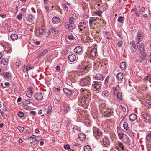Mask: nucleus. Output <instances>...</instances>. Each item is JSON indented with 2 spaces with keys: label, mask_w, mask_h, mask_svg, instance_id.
<instances>
[{
  "label": "nucleus",
  "mask_w": 151,
  "mask_h": 151,
  "mask_svg": "<svg viewBox=\"0 0 151 151\" xmlns=\"http://www.w3.org/2000/svg\"><path fill=\"white\" fill-rule=\"evenodd\" d=\"M82 91L83 92L86 94L82 97L81 100V103L82 105L85 104H88L90 101L91 100V95L89 93H86L87 92L86 90H82Z\"/></svg>",
  "instance_id": "obj_1"
},
{
  "label": "nucleus",
  "mask_w": 151,
  "mask_h": 151,
  "mask_svg": "<svg viewBox=\"0 0 151 151\" xmlns=\"http://www.w3.org/2000/svg\"><path fill=\"white\" fill-rule=\"evenodd\" d=\"M90 84V81L89 78H82L80 81V84L82 86H88Z\"/></svg>",
  "instance_id": "obj_2"
},
{
  "label": "nucleus",
  "mask_w": 151,
  "mask_h": 151,
  "mask_svg": "<svg viewBox=\"0 0 151 151\" xmlns=\"http://www.w3.org/2000/svg\"><path fill=\"white\" fill-rule=\"evenodd\" d=\"M114 110L113 109H109L106 111H104V116L105 117H110L113 115Z\"/></svg>",
  "instance_id": "obj_3"
},
{
  "label": "nucleus",
  "mask_w": 151,
  "mask_h": 151,
  "mask_svg": "<svg viewBox=\"0 0 151 151\" xmlns=\"http://www.w3.org/2000/svg\"><path fill=\"white\" fill-rule=\"evenodd\" d=\"M102 85L98 82L94 81L93 83L92 87L94 89L99 90L101 89Z\"/></svg>",
  "instance_id": "obj_4"
},
{
  "label": "nucleus",
  "mask_w": 151,
  "mask_h": 151,
  "mask_svg": "<svg viewBox=\"0 0 151 151\" xmlns=\"http://www.w3.org/2000/svg\"><path fill=\"white\" fill-rule=\"evenodd\" d=\"M93 134L95 137H100L103 135L102 132L99 129L96 128L93 130Z\"/></svg>",
  "instance_id": "obj_5"
},
{
  "label": "nucleus",
  "mask_w": 151,
  "mask_h": 151,
  "mask_svg": "<svg viewBox=\"0 0 151 151\" xmlns=\"http://www.w3.org/2000/svg\"><path fill=\"white\" fill-rule=\"evenodd\" d=\"M141 118H143V120L145 122H150L151 120V118L150 115L147 114H145L141 115Z\"/></svg>",
  "instance_id": "obj_6"
},
{
  "label": "nucleus",
  "mask_w": 151,
  "mask_h": 151,
  "mask_svg": "<svg viewBox=\"0 0 151 151\" xmlns=\"http://www.w3.org/2000/svg\"><path fill=\"white\" fill-rule=\"evenodd\" d=\"M137 48L138 47H139L138 50L139 52L142 55H143L145 53V50L144 49V46L143 43H141L139 45H138V44H137Z\"/></svg>",
  "instance_id": "obj_7"
},
{
  "label": "nucleus",
  "mask_w": 151,
  "mask_h": 151,
  "mask_svg": "<svg viewBox=\"0 0 151 151\" xmlns=\"http://www.w3.org/2000/svg\"><path fill=\"white\" fill-rule=\"evenodd\" d=\"M103 143L105 147H109L110 145L109 140L107 137L105 136L104 137L103 139Z\"/></svg>",
  "instance_id": "obj_8"
},
{
  "label": "nucleus",
  "mask_w": 151,
  "mask_h": 151,
  "mask_svg": "<svg viewBox=\"0 0 151 151\" xmlns=\"http://www.w3.org/2000/svg\"><path fill=\"white\" fill-rule=\"evenodd\" d=\"M63 91L64 93L69 96H71L73 95V91L72 90L66 88H64L63 89Z\"/></svg>",
  "instance_id": "obj_9"
},
{
  "label": "nucleus",
  "mask_w": 151,
  "mask_h": 151,
  "mask_svg": "<svg viewBox=\"0 0 151 151\" xmlns=\"http://www.w3.org/2000/svg\"><path fill=\"white\" fill-rule=\"evenodd\" d=\"M44 32V29L42 28H39L36 30V35L39 37H42Z\"/></svg>",
  "instance_id": "obj_10"
},
{
  "label": "nucleus",
  "mask_w": 151,
  "mask_h": 151,
  "mask_svg": "<svg viewBox=\"0 0 151 151\" xmlns=\"http://www.w3.org/2000/svg\"><path fill=\"white\" fill-rule=\"evenodd\" d=\"M34 97L36 100L39 101L42 100L43 96L41 93H38L35 95Z\"/></svg>",
  "instance_id": "obj_11"
},
{
  "label": "nucleus",
  "mask_w": 151,
  "mask_h": 151,
  "mask_svg": "<svg viewBox=\"0 0 151 151\" xmlns=\"http://www.w3.org/2000/svg\"><path fill=\"white\" fill-rule=\"evenodd\" d=\"M86 24L84 22H82L79 23L78 27L80 29V31H82L83 29H84L86 27Z\"/></svg>",
  "instance_id": "obj_12"
},
{
  "label": "nucleus",
  "mask_w": 151,
  "mask_h": 151,
  "mask_svg": "<svg viewBox=\"0 0 151 151\" xmlns=\"http://www.w3.org/2000/svg\"><path fill=\"white\" fill-rule=\"evenodd\" d=\"M102 95L104 98H108L110 96V92L107 90H104L102 92Z\"/></svg>",
  "instance_id": "obj_13"
},
{
  "label": "nucleus",
  "mask_w": 151,
  "mask_h": 151,
  "mask_svg": "<svg viewBox=\"0 0 151 151\" xmlns=\"http://www.w3.org/2000/svg\"><path fill=\"white\" fill-rule=\"evenodd\" d=\"M137 115L134 113L131 114L129 116V119L131 122L134 121L137 119Z\"/></svg>",
  "instance_id": "obj_14"
},
{
  "label": "nucleus",
  "mask_w": 151,
  "mask_h": 151,
  "mask_svg": "<svg viewBox=\"0 0 151 151\" xmlns=\"http://www.w3.org/2000/svg\"><path fill=\"white\" fill-rule=\"evenodd\" d=\"M116 78L117 80L119 81V82L121 83V81H122V80H123V73L121 72L119 73L117 75Z\"/></svg>",
  "instance_id": "obj_15"
},
{
  "label": "nucleus",
  "mask_w": 151,
  "mask_h": 151,
  "mask_svg": "<svg viewBox=\"0 0 151 151\" xmlns=\"http://www.w3.org/2000/svg\"><path fill=\"white\" fill-rule=\"evenodd\" d=\"M123 126L124 129L127 132H129L130 133L133 134L131 131H130L129 128L128 127V124L127 122H125L124 123Z\"/></svg>",
  "instance_id": "obj_16"
},
{
  "label": "nucleus",
  "mask_w": 151,
  "mask_h": 151,
  "mask_svg": "<svg viewBox=\"0 0 151 151\" xmlns=\"http://www.w3.org/2000/svg\"><path fill=\"white\" fill-rule=\"evenodd\" d=\"M78 137L81 141H83L85 139L86 136L83 133H81L78 134Z\"/></svg>",
  "instance_id": "obj_17"
},
{
  "label": "nucleus",
  "mask_w": 151,
  "mask_h": 151,
  "mask_svg": "<svg viewBox=\"0 0 151 151\" xmlns=\"http://www.w3.org/2000/svg\"><path fill=\"white\" fill-rule=\"evenodd\" d=\"M68 59L70 62H73L76 59V56L74 55H70L68 57Z\"/></svg>",
  "instance_id": "obj_18"
},
{
  "label": "nucleus",
  "mask_w": 151,
  "mask_h": 151,
  "mask_svg": "<svg viewBox=\"0 0 151 151\" xmlns=\"http://www.w3.org/2000/svg\"><path fill=\"white\" fill-rule=\"evenodd\" d=\"M35 19V17L32 14L29 15L26 17L27 20L29 22H32Z\"/></svg>",
  "instance_id": "obj_19"
},
{
  "label": "nucleus",
  "mask_w": 151,
  "mask_h": 151,
  "mask_svg": "<svg viewBox=\"0 0 151 151\" xmlns=\"http://www.w3.org/2000/svg\"><path fill=\"white\" fill-rule=\"evenodd\" d=\"M52 21L54 24H58L60 21V19L58 17H55L52 18Z\"/></svg>",
  "instance_id": "obj_20"
},
{
  "label": "nucleus",
  "mask_w": 151,
  "mask_h": 151,
  "mask_svg": "<svg viewBox=\"0 0 151 151\" xmlns=\"http://www.w3.org/2000/svg\"><path fill=\"white\" fill-rule=\"evenodd\" d=\"M91 55L92 57L95 56L97 54V50L95 48L92 49L90 52Z\"/></svg>",
  "instance_id": "obj_21"
},
{
  "label": "nucleus",
  "mask_w": 151,
  "mask_h": 151,
  "mask_svg": "<svg viewBox=\"0 0 151 151\" xmlns=\"http://www.w3.org/2000/svg\"><path fill=\"white\" fill-rule=\"evenodd\" d=\"M96 79L99 80H103L104 77L100 73H97L95 77Z\"/></svg>",
  "instance_id": "obj_22"
},
{
  "label": "nucleus",
  "mask_w": 151,
  "mask_h": 151,
  "mask_svg": "<svg viewBox=\"0 0 151 151\" xmlns=\"http://www.w3.org/2000/svg\"><path fill=\"white\" fill-rule=\"evenodd\" d=\"M82 50V47L80 46H78L77 47L74 49V51L76 53L79 54L81 52Z\"/></svg>",
  "instance_id": "obj_23"
},
{
  "label": "nucleus",
  "mask_w": 151,
  "mask_h": 151,
  "mask_svg": "<svg viewBox=\"0 0 151 151\" xmlns=\"http://www.w3.org/2000/svg\"><path fill=\"white\" fill-rule=\"evenodd\" d=\"M120 67L122 70H125L127 68L126 63L125 62H122L121 63Z\"/></svg>",
  "instance_id": "obj_24"
},
{
  "label": "nucleus",
  "mask_w": 151,
  "mask_h": 151,
  "mask_svg": "<svg viewBox=\"0 0 151 151\" xmlns=\"http://www.w3.org/2000/svg\"><path fill=\"white\" fill-rule=\"evenodd\" d=\"M9 60L6 58H3L1 60V63L4 65H6L8 64Z\"/></svg>",
  "instance_id": "obj_25"
},
{
  "label": "nucleus",
  "mask_w": 151,
  "mask_h": 151,
  "mask_svg": "<svg viewBox=\"0 0 151 151\" xmlns=\"http://www.w3.org/2000/svg\"><path fill=\"white\" fill-rule=\"evenodd\" d=\"M3 76L5 78L8 79H10L11 77V74L9 72L4 73Z\"/></svg>",
  "instance_id": "obj_26"
},
{
  "label": "nucleus",
  "mask_w": 151,
  "mask_h": 151,
  "mask_svg": "<svg viewBox=\"0 0 151 151\" xmlns=\"http://www.w3.org/2000/svg\"><path fill=\"white\" fill-rule=\"evenodd\" d=\"M33 67H31L29 66H25L24 67V69H23V72H24L26 73H28V71L31 69H32L34 68Z\"/></svg>",
  "instance_id": "obj_27"
},
{
  "label": "nucleus",
  "mask_w": 151,
  "mask_h": 151,
  "mask_svg": "<svg viewBox=\"0 0 151 151\" xmlns=\"http://www.w3.org/2000/svg\"><path fill=\"white\" fill-rule=\"evenodd\" d=\"M73 24H71L70 23H68L67 24H66L65 27L66 28H68L69 29H75L76 27H73Z\"/></svg>",
  "instance_id": "obj_28"
},
{
  "label": "nucleus",
  "mask_w": 151,
  "mask_h": 151,
  "mask_svg": "<svg viewBox=\"0 0 151 151\" xmlns=\"http://www.w3.org/2000/svg\"><path fill=\"white\" fill-rule=\"evenodd\" d=\"M97 19V18L96 17H91L89 18V23L90 26L91 27L92 26V22L94 21H96Z\"/></svg>",
  "instance_id": "obj_29"
},
{
  "label": "nucleus",
  "mask_w": 151,
  "mask_h": 151,
  "mask_svg": "<svg viewBox=\"0 0 151 151\" xmlns=\"http://www.w3.org/2000/svg\"><path fill=\"white\" fill-rule=\"evenodd\" d=\"M124 141L126 144L128 145H131L129 137L128 136H126L125 138L124 139Z\"/></svg>",
  "instance_id": "obj_30"
},
{
  "label": "nucleus",
  "mask_w": 151,
  "mask_h": 151,
  "mask_svg": "<svg viewBox=\"0 0 151 151\" xmlns=\"http://www.w3.org/2000/svg\"><path fill=\"white\" fill-rule=\"evenodd\" d=\"M142 36L140 34L137 33V38L138 40V42L137 43V45L138 44L139 42H140L142 40Z\"/></svg>",
  "instance_id": "obj_31"
},
{
  "label": "nucleus",
  "mask_w": 151,
  "mask_h": 151,
  "mask_svg": "<svg viewBox=\"0 0 151 151\" xmlns=\"http://www.w3.org/2000/svg\"><path fill=\"white\" fill-rule=\"evenodd\" d=\"M10 38L13 40H15L17 39L18 35L15 34H12L11 35Z\"/></svg>",
  "instance_id": "obj_32"
},
{
  "label": "nucleus",
  "mask_w": 151,
  "mask_h": 151,
  "mask_svg": "<svg viewBox=\"0 0 151 151\" xmlns=\"http://www.w3.org/2000/svg\"><path fill=\"white\" fill-rule=\"evenodd\" d=\"M48 50L47 49L44 50L40 53L39 55V58L41 57L42 56L46 54L48 52Z\"/></svg>",
  "instance_id": "obj_33"
},
{
  "label": "nucleus",
  "mask_w": 151,
  "mask_h": 151,
  "mask_svg": "<svg viewBox=\"0 0 151 151\" xmlns=\"http://www.w3.org/2000/svg\"><path fill=\"white\" fill-rule=\"evenodd\" d=\"M137 46H131L130 47L131 51L132 53L135 52L137 50Z\"/></svg>",
  "instance_id": "obj_34"
},
{
  "label": "nucleus",
  "mask_w": 151,
  "mask_h": 151,
  "mask_svg": "<svg viewBox=\"0 0 151 151\" xmlns=\"http://www.w3.org/2000/svg\"><path fill=\"white\" fill-rule=\"evenodd\" d=\"M45 110L46 111L47 110V114H49L52 112V107L51 106H49L47 108L45 109Z\"/></svg>",
  "instance_id": "obj_35"
},
{
  "label": "nucleus",
  "mask_w": 151,
  "mask_h": 151,
  "mask_svg": "<svg viewBox=\"0 0 151 151\" xmlns=\"http://www.w3.org/2000/svg\"><path fill=\"white\" fill-rule=\"evenodd\" d=\"M147 55L146 54H145L144 55H143L142 56H141L140 57V58L138 60V61L140 62H142V61L144 60L146 57Z\"/></svg>",
  "instance_id": "obj_36"
},
{
  "label": "nucleus",
  "mask_w": 151,
  "mask_h": 151,
  "mask_svg": "<svg viewBox=\"0 0 151 151\" xmlns=\"http://www.w3.org/2000/svg\"><path fill=\"white\" fill-rule=\"evenodd\" d=\"M84 151H91V147L88 145L85 146L84 148Z\"/></svg>",
  "instance_id": "obj_37"
},
{
  "label": "nucleus",
  "mask_w": 151,
  "mask_h": 151,
  "mask_svg": "<svg viewBox=\"0 0 151 151\" xmlns=\"http://www.w3.org/2000/svg\"><path fill=\"white\" fill-rule=\"evenodd\" d=\"M69 105L68 104L67 107L64 109V111L66 113H68L71 110Z\"/></svg>",
  "instance_id": "obj_38"
},
{
  "label": "nucleus",
  "mask_w": 151,
  "mask_h": 151,
  "mask_svg": "<svg viewBox=\"0 0 151 151\" xmlns=\"http://www.w3.org/2000/svg\"><path fill=\"white\" fill-rule=\"evenodd\" d=\"M122 94L121 92H119L116 95L117 99L119 100H121L122 99Z\"/></svg>",
  "instance_id": "obj_39"
},
{
  "label": "nucleus",
  "mask_w": 151,
  "mask_h": 151,
  "mask_svg": "<svg viewBox=\"0 0 151 151\" xmlns=\"http://www.w3.org/2000/svg\"><path fill=\"white\" fill-rule=\"evenodd\" d=\"M119 87V86H117L116 88L115 89L114 91V94L116 96L119 92V89L118 88Z\"/></svg>",
  "instance_id": "obj_40"
},
{
  "label": "nucleus",
  "mask_w": 151,
  "mask_h": 151,
  "mask_svg": "<svg viewBox=\"0 0 151 151\" xmlns=\"http://www.w3.org/2000/svg\"><path fill=\"white\" fill-rule=\"evenodd\" d=\"M33 93H31L29 91H28L26 93V95L29 98H31L32 95Z\"/></svg>",
  "instance_id": "obj_41"
},
{
  "label": "nucleus",
  "mask_w": 151,
  "mask_h": 151,
  "mask_svg": "<svg viewBox=\"0 0 151 151\" xmlns=\"http://www.w3.org/2000/svg\"><path fill=\"white\" fill-rule=\"evenodd\" d=\"M56 32L55 28H52L50 29L48 32V34H51Z\"/></svg>",
  "instance_id": "obj_42"
},
{
  "label": "nucleus",
  "mask_w": 151,
  "mask_h": 151,
  "mask_svg": "<svg viewBox=\"0 0 151 151\" xmlns=\"http://www.w3.org/2000/svg\"><path fill=\"white\" fill-rule=\"evenodd\" d=\"M124 135L125 136H126V135L123 133H119L118 134L119 138L121 140L123 138L124 136Z\"/></svg>",
  "instance_id": "obj_43"
},
{
  "label": "nucleus",
  "mask_w": 151,
  "mask_h": 151,
  "mask_svg": "<svg viewBox=\"0 0 151 151\" xmlns=\"http://www.w3.org/2000/svg\"><path fill=\"white\" fill-rule=\"evenodd\" d=\"M23 102H25V104H29L30 103V99H24L23 100Z\"/></svg>",
  "instance_id": "obj_44"
},
{
  "label": "nucleus",
  "mask_w": 151,
  "mask_h": 151,
  "mask_svg": "<svg viewBox=\"0 0 151 151\" xmlns=\"http://www.w3.org/2000/svg\"><path fill=\"white\" fill-rule=\"evenodd\" d=\"M124 17L121 16L120 17H119L118 19V21L120 22V23H122L124 21Z\"/></svg>",
  "instance_id": "obj_45"
},
{
  "label": "nucleus",
  "mask_w": 151,
  "mask_h": 151,
  "mask_svg": "<svg viewBox=\"0 0 151 151\" xmlns=\"http://www.w3.org/2000/svg\"><path fill=\"white\" fill-rule=\"evenodd\" d=\"M62 7L63 9L65 11H67L68 10V7L65 4H62Z\"/></svg>",
  "instance_id": "obj_46"
},
{
  "label": "nucleus",
  "mask_w": 151,
  "mask_h": 151,
  "mask_svg": "<svg viewBox=\"0 0 151 151\" xmlns=\"http://www.w3.org/2000/svg\"><path fill=\"white\" fill-rule=\"evenodd\" d=\"M17 115L19 117L22 118L24 116V113L22 112L19 111Z\"/></svg>",
  "instance_id": "obj_47"
},
{
  "label": "nucleus",
  "mask_w": 151,
  "mask_h": 151,
  "mask_svg": "<svg viewBox=\"0 0 151 151\" xmlns=\"http://www.w3.org/2000/svg\"><path fill=\"white\" fill-rule=\"evenodd\" d=\"M35 137H36L35 136V135H33L32 136L30 137L29 138V139H33V140L31 142H30L31 144H32V143L33 142L37 141V140L36 139H35Z\"/></svg>",
  "instance_id": "obj_48"
},
{
  "label": "nucleus",
  "mask_w": 151,
  "mask_h": 151,
  "mask_svg": "<svg viewBox=\"0 0 151 151\" xmlns=\"http://www.w3.org/2000/svg\"><path fill=\"white\" fill-rule=\"evenodd\" d=\"M146 139L148 140H151V132L146 137Z\"/></svg>",
  "instance_id": "obj_49"
},
{
  "label": "nucleus",
  "mask_w": 151,
  "mask_h": 151,
  "mask_svg": "<svg viewBox=\"0 0 151 151\" xmlns=\"http://www.w3.org/2000/svg\"><path fill=\"white\" fill-rule=\"evenodd\" d=\"M53 90L55 92H58L60 91V88H58L56 87H54L53 88Z\"/></svg>",
  "instance_id": "obj_50"
},
{
  "label": "nucleus",
  "mask_w": 151,
  "mask_h": 151,
  "mask_svg": "<svg viewBox=\"0 0 151 151\" xmlns=\"http://www.w3.org/2000/svg\"><path fill=\"white\" fill-rule=\"evenodd\" d=\"M118 145L119 147L121 148L122 150H123L124 149V147L122 143L120 142H119L118 143Z\"/></svg>",
  "instance_id": "obj_51"
},
{
  "label": "nucleus",
  "mask_w": 151,
  "mask_h": 151,
  "mask_svg": "<svg viewBox=\"0 0 151 151\" xmlns=\"http://www.w3.org/2000/svg\"><path fill=\"white\" fill-rule=\"evenodd\" d=\"M102 12L101 11L98 10V11H97L96 12H95V13L99 16H100Z\"/></svg>",
  "instance_id": "obj_52"
},
{
  "label": "nucleus",
  "mask_w": 151,
  "mask_h": 151,
  "mask_svg": "<svg viewBox=\"0 0 151 151\" xmlns=\"http://www.w3.org/2000/svg\"><path fill=\"white\" fill-rule=\"evenodd\" d=\"M23 15L22 14H19L17 16V19L19 20H20L22 19Z\"/></svg>",
  "instance_id": "obj_53"
},
{
  "label": "nucleus",
  "mask_w": 151,
  "mask_h": 151,
  "mask_svg": "<svg viewBox=\"0 0 151 151\" xmlns=\"http://www.w3.org/2000/svg\"><path fill=\"white\" fill-rule=\"evenodd\" d=\"M119 106L120 107V109L123 111L124 112L126 111V108L124 107L121 105H120Z\"/></svg>",
  "instance_id": "obj_54"
},
{
  "label": "nucleus",
  "mask_w": 151,
  "mask_h": 151,
  "mask_svg": "<svg viewBox=\"0 0 151 151\" xmlns=\"http://www.w3.org/2000/svg\"><path fill=\"white\" fill-rule=\"evenodd\" d=\"M105 106V104L104 103L102 104L99 107V109L101 111H103V108Z\"/></svg>",
  "instance_id": "obj_55"
},
{
  "label": "nucleus",
  "mask_w": 151,
  "mask_h": 151,
  "mask_svg": "<svg viewBox=\"0 0 151 151\" xmlns=\"http://www.w3.org/2000/svg\"><path fill=\"white\" fill-rule=\"evenodd\" d=\"M74 19L73 17L70 18L69 19V22L71 24H73L74 23Z\"/></svg>",
  "instance_id": "obj_56"
},
{
  "label": "nucleus",
  "mask_w": 151,
  "mask_h": 151,
  "mask_svg": "<svg viewBox=\"0 0 151 151\" xmlns=\"http://www.w3.org/2000/svg\"><path fill=\"white\" fill-rule=\"evenodd\" d=\"M109 76H108L105 79V81H104V83L105 84H107L108 82L109 81Z\"/></svg>",
  "instance_id": "obj_57"
},
{
  "label": "nucleus",
  "mask_w": 151,
  "mask_h": 151,
  "mask_svg": "<svg viewBox=\"0 0 151 151\" xmlns=\"http://www.w3.org/2000/svg\"><path fill=\"white\" fill-rule=\"evenodd\" d=\"M17 129L20 132H22L24 129V128L23 127L20 126H18L17 127Z\"/></svg>",
  "instance_id": "obj_58"
},
{
  "label": "nucleus",
  "mask_w": 151,
  "mask_h": 151,
  "mask_svg": "<svg viewBox=\"0 0 151 151\" xmlns=\"http://www.w3.org/2000/svg\"><path fill=\"white\" fill-rule=\"evenodd\" d=\"M123 44V42L122 41H119L117 43V45H118V47L120 48L122 47V44Z\"/></svg>",
  "instance_id": "obj_59"
},
{
  "label": "nucleus",
  "mask_w": 151,
  "mask_h": 151,
  "mask_svg": "<svg viewBox=\"0 0 151 151\" xmlns=\"http://www.w3.org/2000/svg\"><path fill=\"white\" fill-rule=\"evenodd\" d=\"M129 44L131 46H136V45L135 43V42L133 41H131L130 42Z\"/></svg>",
  "instance_id": "obj_60"
},
{
  "label": "nucleus",
  "mask_w": 151,
  "mask_h": 151,
  "mask_svg": "<svg viewBox=\"0 0 151 151\" xmlns=\"http://www.w3.org/2000/svg\"><path fill=\"white\" fill-rule=\"evenodd\" d=\"M149 76H150V74H147V76H145V78L144 79V81H146L149 78Z\"/></svg>",
  "instance_id": "obj_61"
},
{
  "label": "nucleus",
  "mask_w": 151,
  "mask_h": 151,
  "mask_svg": "<svg viewBox=\"0 0 151 151\" xmlns=\"http://www.w3.org/2000/svg\"><path fill=\"white\" fill-rule=\"evenodd\" d=\"M56 71H59L60 70V67L59 66H57L55 68Z\"/></svg>",
  "instance_id": "obj_62"
},
{
  "label": "nucleus",
  "mask_w": 151,
  "mask_h": 151,
  "mask_svg": "<svg viewBox=\"0 0 151 151\" xmlns=\"http://www.w3.org/2000/svg\"><path fill=\"white\" fill-rule=\"evenodd\" d=\"M64 147L65 149L68 150L70 148V146L69 145L67 144L64 146Z\"/></svg>",
  "instance_id": "obj_63"
},
{
  "label": "nucleus",
  "mask_w": 151,
  "mask_h": 151,
  "mask_svg": "<svg viewBox=\"0 0 151 151\" xmlns=\"http://www.w3.org/2000/svg\"><path fill=\"white\" fill-rule=\"evenodd\" d=\"M74 37L72 35H70L68 36V39L70 40H72L73 39Z\"/></svg>",
  "instance_id": "obj_64"
}]
</instances>
